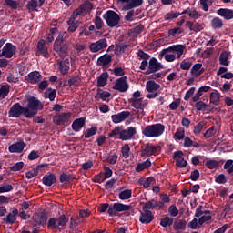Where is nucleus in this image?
<instances>
[{"label":"nucleus","instance_id":"obj_1","mask_svg":"<svg viewBox=\"0 0 233 233\" xmlns=\"http://www.w3.org/2000/svg\"><path fill=\"white\" fill-rule=\"evenodd\" d=\"M27 99V116H29V119H32V117H35L37 116V112L39 110H43L45 108V105H43V102L41 100H38L35 96H28L26 97Z\"/></svg>","mask_w":233,"mask_h":233},{"label":"nucleus","instance_id":"obj_2","mask_svg":"<svg viewBox=\"0 0 233 233\" xmlns=\"http://www.w3.org/2000/svg\"><path fill=\"white\" fill-rule=\"evenodd\" d=\"M165 132V125L161 123L147 125L142 130L145 137H159Z\"/></svg>","mask_w":233,"mask_h":233},{"label":"nucleus","instance_id":"obj_3","mask_svg":"<svg viewBox=\"0 0 233 233\" xmlns=\"http://www.w3.org/2000/svg\"><path fill=\"white\" fill-rule=\"evenodd\" d=\"M68 220V217L65 214L61 215L58 218H51L47 221V228H49V230H61V227H66Z\"/></svg>","mask_w":233,"mask_h":233},{"label":"nucleus","instance_id":"obj_4","mask_svg":"<svg viewBox=\"0 0 233 233\" xmlns=\"http://www.w3.org/2000/svg\"><path fill=\"white\" fill-rule=\"evenodd\" d=\"M21 116H24L26 119H29L28 116V108L25 106H21L19 102L14 104L12 107L8 111V116L9 117H21Z\"/></svg>","mask_w":233,"mask_h":233},{"label":"nucleus","instance_id":"obj_5","mask_svg":"<svg viewBox=\"0 0 233 233\" xmlns=\"http://www.w3.org/2000/svg\"><path fill=\"white\" fill-rule=\"evenodd\" d=\"M53 50L54 52H56V54H58V56L61 57H63V56L68 52V44L66 40H64L63 35L59 34V35L55 40Z\"/></svg>","mask_w":233,"mask_h":233},{"label":"nucleus","instance_id":"obj_6","mask_svg":"<svg viewBox=\"0 0 233 233\" xmlns=\"http://www.w3.org/2000/svg\"><path fill=\"white\" fill-rule=\"evenodd\" d=\"M103 19L106 20V23L109 28H116L119 22L121 21V17L119 14L116 13V11L108 10L103 15Z\"/></svg>","mask_w":233,"mask_h":233},{"label":"nucleus","instance_id":"obj_7","mask_svg":"<svg viewBox=\"0 0 233 233\" xmlns=\"http://www.w3.org/2000/svg\"><path fill=\"white\" fill-rule=\"evenodd\" d=\"M48 218H50V212L45 209L37 215L33 216V227H45L48 221Z\"/></svg>","mask_w":233,"mask_h":233},{"label":"nucleus","instance_id":"obj_8","mask_svg":"<svg viewBox=\"0 0 233 233\" xmlns=\"http://www.w3.org/2000/svg\"><path fill=\"white\" fill-rule=\"evenodd\" d=\"M130 210V206L123 203H114L113 206H110L107 211V214L114 218V216H117V212H127Z\"/></svg>","mask_w":233,"mask_h":233},{"label":"nucleus","instance_id":"obj_9","mask_svg":"<svg viewBox=\"0 0 233 233\" xmlns=\"http://www.w3.org/2000/svg\"><path fill=\"white\" fill-rule=\"evenodd\" d=\"M16 52L17 46H14L12 43H6L2 49L0 57H3L4 56V57H6V59H12Z\"/></svg>","mask_w":233,"mask_h":233},{"label":"nucleus","instance_id":"obj_10","mask_svg":"<svg viewBox=\"0 0 233 233\" xmlns=\"http://www.w3.org/2000/svg\"><path fill=\"white\" fill-rule=\"evenodd\" d=\"M160 152H161L160 146H154L150 143L146 144L142 147V156H147L148 157H150V156L159 154Z\"/></svg>","mask_w":233,"mask_h":233},{"label":"nucleus","instance_id":"obj_11","mask_svg":"<svg viewBox=\"0 0 233 233\" xmlns=\"http://www.w3.org/2000/svg\"><path fill=\"white\" fill-rule=\"evenodd\" d=\"M130 88L128 82H127V76H122L117 78L115 85L113 86V90H117L118 92L125 93Z\"/></svg>","mask_w":233,"mask_h":233},{"label":"nucleus","instance_id":"obj_12","mask_svg":"<svg viewBox=\"0 0 233 233\" xmlns=\"http://www.w3.org/2000/svg\"><path fill=\"white\" fill-rule=\"evenodd\" d=\"M108 46V42L106 38L99 39L95 43H91L89 46L90 52L97 53L99 50H103Z\"/></svg>","mask_w":233,"mask_h":233},{"label":"nucleus","instance_id":"obj_13","mask_svg":"<svg viewBox=\"0 0 233 233\" xmlns=\"http://www.w3.org/2000/svg\"><path fill=\"white\" fill-rule=\"evenodd\" d=\"M137 130L136 127H129L127 129H123L120 133V137L119 139L121 141H130V139H132V137L137 134Z\"/></svg>","mask_w":233,"mask_h":233},{"label":"nucleus","instance_id":"obj_14","mask_svg":"<svg viewBox=\"0 0 233 233\" xmlns=\"http://www.w3.org/2000/svg\"><path fill=\"white\" fill-rule=\"evenodd\" d=\"M17 216H19V210L15 208L11 209V212L4 218V221L6 225H14L17 221Z\"/></svg>","mask_w":233,"mask_h":233},{"label":"nucleus","instance_id":"obj_15","mask_svg":"<svg viewBox=\"0 0 233 233\" xmlns=\"http://www.w3.org/2000/svg\"><path fill=\"white\" fill-rule=\"evenodd\" d=\"M36 56H43L45 59H48L50 57V53H48V47L45 45V40L43 39H41L37 43Z\"/></svg>","mask_w":233,"mask_h":233},{"label":"nucleus","instance_id":"obj_16","mask_svg":"<svg viewBox=\"0 0 233 233\" xmlns=\"http://www.w3.org/2000/svg\"><path fill=\"white\" fill-rule=\"evenodd\" d=\"M43 76L38 71H33L25 76V81L31 85H37L41 81Z\"/></svg>","mask_w":233,"mask_h":233},{"label":"nucleus","instance_id":"obj_17","mask_svg":"<svg viewBox=\"0 0 233 233\" xmlns=\"http://www.w3.org/2000/svg\"><path fill=\"white\" fill-rule=\"evenodd\" d=\"M129 116H130V111H122L116 115H112L111 119L113 123H115V125H117L119 123H123V121H125V119H127Z\"/></svg>","mask_w":233,"mask_h":233},{"label":"nucleus","instance_id":"obj_18","mask_svg":"<svg viewBox=\"0 0 233 233\" xmlns=\"http://www.w3.org/2000/svg\"><path fill=\"white\" fill-rule=\"evenodd\" d=\"M70 117H72L71 113H62L54 117V123L55 125H65V123H68Z\"/></svg>","mask_w":233,"mask_h":233},{"label":"nucleus","instance_id":"obj_19","mask_svg":"<svg viewBox=\"0 0 233 233\" xmlns=\"http://www.w3.org/2000/svg\"><path fill=\"white\" fill-rule=\"evenodd\" d=\"M173 157L176 159V165L178 168H185V167H187V162L183 157V151H176Z\"/></svg>","mask_w":233,"mask_h":233},{"label":"nucleus","instance_id":"obj_20","mask_svg":"<svg viewBox=\"0 0 233 233\" xmlns=\"http://www.w3.org/2000/svg\"><path fill=\"white\" fill-rule=\"evenodd\" d=\"M139 221L144 225H148V223H152V221H154V215L152 214V211L146 210L144 212H140Z\"/></svg>","mask_w":233,"mask_h":233},{"label":"nucleus","instance_id":"obj_21","mask_svg":"<svg viewBox=\"0 0 233 233\" xmlns=\"http://www.w3.org/2000/svg\"><path fill=\"white\" fill-rule=\"evenodd\" d=\"M85 123H86V116L76 118V120L73 121L71 128L72 130H74V132H81V129L83 128V127H85Z\"/></svg>","mask_w":233,"mask_h":233},{"label":"nucleus","instance_id":"obj_22","mask_svg":"<svg viewBox=\"0 0 233 233\" xmlns=\"http://www.w3.org/2000/svg\"><path fill=\"white\" fill-rule=\"evenodd\" d=\"M218 15L223 17L226 21L233 19V10L228 8H220L217 11Z\"/></svg>","mask_w":233,"mask_h":233},{"label":"nucleus","instance_id":"obj_23","mask_svg":"<svg viewBox=\"0 0 233 233\" xmlns=\"http://www.w3.org/2000/svg\"><path fill=\"white\" fill-rule=\"evenodd\" d=\"M8 150L11 154H21L25 150V142L20 141L9 146Z\"/></svg>","mask_w":233,"mask_h":233},{"label":"nucleus","instance_id":"obj_24","mask_svg":"<svg viewBox=\"0 0 233 233\" xmlns=\"http://www.w3.org/2000/svg\"><path fill=\"white\" fill-rule=\"evenodd\" d=\"M56 180L57 178L54 173L46 174L42 178L43 185L46 187H52V185H56Z\"/></svg>","mask_w":233,"mask_h":233},{"label":"nucleus","instance_id":"obj_25","mask_svg":"<svg viewBox=\"0 0 233 233\" xmlns=\"http://www.w3.org/2000/svg\"><path fill=\"white\" fill-rule=\"evenodd\" d=\"M59 71L62 76H66L70 72V60L68 58L59 61Z\"/></svg>","mask_w":233,"mask_h":233},{"label":"nucleus","instance_id":"obj_26","mask_svg":"<svg viewBox=\"0 0 233 233\" xmlns=\"http://www.w3.org/2000/svg\"><path fill=\"white\" fill-rule=\"evenodd\" d=\"M149 69L152 70V72H159V70H163V68H165V66H163V64H161L160 62H158L156 57H152L149 60V64H148Z\"/></svg>","mask_w":233,"mask_h":233},{"label":"nucleus","instance_id":"obj_27","mask_svg":"<svg viewBox=\"0 0 233 233\" xmlns=\"http://www.w3.org/2000/svg\"><path fill=\"white\" fill-rule=\"evenodd\" d=\"M112 63V56L105 54L102 56L98 57L96 65L97 66H106Z\"/></svg>","mask_w":233,"mask_h":233},{"label":"nucleus","instance_id":"obj_28","mask_svg":"<svg viewBox=\"0 0 233 233\" xmlns=\"http://www.w3.org/2000/svg\"><path fill=\"white\" fill-rule=\"evenodd\" d=\"M185 48H187V46L180 44L169 46L170 52H176V54L177 55V59L181 58V56H183V52H185Z\"/></svg>","mask_w":233,"mask_h":233},{"label":"nucleus","instance_id":"obj_29","mask_svg":"<svg viewBox=\"0 0 233 233\" xmlns=\"http://www.w3.org/2000/svg\"><path fill=\"white\" fill-rule=\"evenodd\" d=\"M217 76H220L221 79H233V73L228 72L227 67H219Z\"/></svg>","mask_w":233,"mask_h":233},{"label":"nucleus","instance_id":"obj_30","mask_svg":"<svg viewBox=\"0 0 233 233\" xmlns=\"http://www.w3.org/2000/svg\"><path fill=\"white\" fill-rule=\"evenodd\" d=\"M88 8H92V4L87 3V4H82L78 8H76L72 15L75 16L76 19L83 14V12H86V10H88Z\"/></svg>","mask_w":233,"mask_h":233},{"label":"nucleus","instance_id":"obj_31","mask_svg":"<svg viewBox=\"0 0 233 233\" xmlns=\"http://www.w3.org/2000/svg\"><path fill=\"white\" fill-rule=\"evenodd\" d=\"M56 97H57V90L56 89H53L52 87H48L44 92V98L45 99H49V101H55Z\"/></svg>","mask_w":233,"mask_h":233},{"label":"nucleus","instance_id":"obj_32","mask_svg":"<svg viewBox=\"0 0 233 233\" xmlns=\"http://www.w3.org/2000/svg\"><path fill=\"white\" fill-rule=\"evenodd\" d=\"M128 103L137 110H145V104H143V98L128 99Z\"/></svg>","mask_w":233,"mask_h":233},{"label":"nucleus","instance_id":"obj_33","mask_svg":"<svg viewBox=\"0 0 233 233\" xmlns=\"http://www.w3.org/2000/svg\"><path fill=\"white\" fill-rule=\"evenodd\" d=\"M173 228L176 232H181V230H187V221L183 219L175 220Z\"/></svg>","mask_w":233,"mask_h":233},{"label":"nucleus","instance_id":"obj_34","mask_svg":"<svg viewBox=\"0 0 233 233\" xmlns=\"http://www.w3.org/2000/svg\"><path fill=\"white\" fill-rule=\"evenodd\" d=\"M161 88V85L156 83L154 80H149L146 83V90L147 92H157Z\"/></svg>","mask_w":233,"mask_h":233},{"label":"nucleus","instance_id":"obj_35","mask_svg":"<svg viewBox=\"0 0 233 233\" xmlns=\"http://www.w3.org/2000/svg\"><path fill=\"white\" fill-rule=\"evenodd\" d=\"M212 30H221L223 28V19L219 17H214L210 21Z\"/></svg>","mask_w":233,"mask_h":233},{"label":"nucleus","instance_id":"obj_36","mask_svg":"<svg viewBox=\"0 0 233 233\" xmlns=\"http://www.w3.org/2000/svg\"><path fill=\"white\" fill-rule=\"evenodd\" d=\"M108 81V73L104 72L97 77V86L98 88H103Z\"/></svg>","mask_w":233,"mask_h":233},{"label":"nucleus","instance_id":"obj_37","mask_svg":"<svg viewBox=\"0 0 233 233\" xmlns=\"http://www.w3.org/2000/svg\"><path fill=\"white\" fill-rule=\"evenodd\" d=\"M152 167V162L150 159H147L142 163H138L136 167V172H143L146 168H150Z\"/></svg>","mask_w":233,"mask_h":233},{"label":"nucleus","instance_id":"obj_38","mask_svg":"<svg viewBox=\"0 0 233 233\" xmlns=\"http://www.w3.org/2000/svg\"><path fill=\"white\" fill-rule=\"evenodd\" d=\"M172 225H174V218L172 217L165 216L160 219V226L164 228L172 227Z\"/></svg>","mask_w":233,"mask_h":233},{"label":"nucleus","instance_id":"obj_39","mask_svg":"<svg viewBox=\"0 0 233 233\" xmlns=\"http://www.w3.org/2000/svg\"><path fill=\"white\" fill-rule=\"evenodd\" d=\"M141 5H143V0H130L124 8L125 10H132L133 8H138Z\"/></svg>","mask_w":233,"mask_h":233},{"label":"nucleus","instance_id":"obj_40","mask_svg":"<svg viewBox=\"0 0 233 233\" xmlns=\"http://www.w3.org/2000/svg\"><path fill=\"white\" fill-rule=\"evenodd\" d=\"M219 64L223 66H228L230 65V62H228V52L224 51L220 54L219 56Z\"/></svg>","mask_w":233,"mask_h":233},{"label":"nucleus","instance_id":"obj_41","mask_svg":"<svg viewBox=\"0 0 233 233\" xmlns=\"http://www.w3.org/2000/svg\"><path fill=\"white\" fill-rule=\"evenodd\" d=\"M118 198L122 201L130 199V198H132V189H125V190L121 191L118 195Z\"/></svg>","mask_w":233,"mask_h":233},{"label":"nucleus","instance_id":"obj_42","mask_svg":"<svg viewBox=\"0 0 233 233\" xmlns=\"http://www.w3.org/2000/svg\"><path fill=\"white\" fill-rule=\"evenodd\" d=\"M10 94V85H3L0 87V99H5Z\"/></svg>","mask_w":233,"mask_h":233},{"label":"nucleus","instance_id":"obj_43","mask_svg":"<svg viewBox=\"0 0 233 233\" xmlns=\"http://www.w3.org/2000/svg\"><path fill=\"white\" fill-rule=\"evenodd\" d=\"M81 85V76H73L68 80V86H79Z\"/></svg>","mask_w":233,"mask_h":233},{"label":"nucleus","instance_id":"obj_44","mask_svg":"<svg viewBox=\"0 0 233 233\" xmlns=\"http://www.w3.org/2000/svg\"><path fill=\"white\" fill-rule=\"evenodd\" d=\"M207 125V121H200L198 122L193 129V134L195 136H199L201 134V130H203V127Z\"/></svg>","mask_w":233,"mask_h":233},{"label":"nucleus","instance_id":"obj_45","mask_svg":"<svg viewBox=\"0 0 233 233\" xmlns=\"http://www.w3.org/2000/svg\"><path fill=\"white\" fill-rule=\"evenodd\" d=\"M25 6L28 12H37V6H38L37 0L28 1Z\"/></svg>","mask_w":233,"mask_h":233},{"label":"nucleus","instance_id":"obj_46","mask_svg":"<svg viewBox=\"0 0 233 233\" xmlns=\"http://www.w3.org/2000/svg\"><path fill=\"white\" fill-rule=\"evenodd\" d=\"M96 134H97V127H92L91 128L84 131V137L86 139H89V137H92V136H96Z\"/></svg>","mask_w":233,"mask_h":233},{"label":"nucleus","instance_id":"obj_47","mask_svg":"<svg viewBox=\"0 0 233 233\" xmlns=\"http://www.w3.org/2000/svg\"><path fill=\"white\" fill-rule=\"evenodd\" d=\"M73 179H76V176L67 175L66 173H62L59 177L60 183H69V181H73Z\"/></svg>","mask_w":233,"mask_h":233},{"label":"nucleus","instance_id":"obj_48","mask_svg":"<svg viewBox=\"0 0 233 233\" xmlns=\"http://www.w3.org/2000/svg\"><path fill=\"white\" fill-rule=\"evenodd\" d=\"M137 56L139 61H148L150 59V55L143 51V49H139Z\"/></svg>","mask_w":233,"mask_h":233},{"label":"nucleus","instance_id":"obj_49","mask_svg":"<svg viewBox=\"0 0 233 233\" xmlns=\"http://www.w3.org/2000/svg\"><path fill=\"white\" fill-rule=\"evenodd\" d=\"M127 48H128V46L125 44L116 45L115 48V54L116 56H121L122 54H125Z\"/></svg>","mask_w":233,"mask_h":233},{"label":"nucleus","instance_id":"obj_50","mask_svg":"<svg viewBox=\"0 0 233 233\" xmlns=\"http://www.w3.org/2000/svg\"><path fill=\"white\" fill-rule=\"evenodd\" d=\"M175 139H177L178 141H182L183 138H185V128L179 127L177 129V131L174 134Z\"/></svg>","mask_w":233,"mask_h":233},{"label":"nucleus","instance_id":"obj_51","mask_svg":"<svg viewBox=\"0 0 233 233\" xmlns=\"http://www.w3.org/2000/svg\"><path fill=\"white\" fill-rule=\"evenodd\" d=\"M181 14L179 12H169L164 15L166 21H172V19H177Z\"/></svg>","mask_w":233,"mask_h":233},{"label":"nucleus","instance_id":"obj_52","mask_svg":"<svg viewBox=\"0 0 233 233\" xmlns=\"http://www.w3.org/2000/svg\"><path fill=\"white\" fill-rule=\"evenodd\" d=\"M143 210H154L156 208V199H151L147 202H146L143 206Z\"/></svg>","mask_w":233,"mask_h":233},{"label":"nucleus","instance_id":"obj_53","mask_svg":"<svg viewBox=\"0 0 233 233\" xmlns=\"http://www.w3.org/2000/svg\"><path fill=\"white\" fill-rule=\"evenodd\" d=\"M216 127H209L205 133H204V138L205 139H210V137H214L216 136Z\"/></svg>","mask_w":233,"mask_h":233},{"label":"nucleus","instance_id":"obj_54","mask_svg":"<svg viewBox=\"0 0 233 233\" xmlns=\"http://www.w3.org/2000/svg\"><path fill=\"white\" fill-rule=\"evenodd\" d=\"M205 167L209 170H214V168H218V167H219V162H218V160H208L205 163Z\"/></svg>","mask_w":233,"mask_h":233},{"label":"nucleus","instance_id":"obj_55","mask_svg":"<svg viewBox=\"0 0 233 233\" xmlns=\"http://www.w3.org/2000/svg\"><path fill=\"white\" fill-rule=\"evenodd\" d=\"M94 23L96 30H101L105 26V22L98 15L95 16Z\"/></svg>","mask_w":233,"mask_h":233},{"label":"nucleus","instance_id":"obj_56","mask_svg":"<svg viewBox=\"0 0 233 233\" xmlns=\"http://www.w3.org/2000/svg\"><path fill=\"white\" fill-rule=\"evenodd\" d=\"M123 130V127H116L109 134L108 137H116V136H119L121 137V132Z\"/></svg>","mask_w":233,"mask_h":233},{"label":"nucleus","instance_id":"obj_57","mask_svg":"<svg viewBox=\"0 0 233 233\" xmlns=\"http://www.w3.org/2000/svg\"><path fill=\"white\" fill-rule=\"evenodd\" d=\"M122 156L125 159H128V157H130V146H128V144H125L122 147Z\"/></svg>","mask_w":233,"mask_h":233},{"label":"nucleus","instance_id":"obj_58","mask_svg":"<svg viewBox=\"0 0 233 233\" xmlns=\"http://www.w3.org/2000/svg\"><path fill=\"white\" fill-rule=\"evenodd\" d=\"M209 99L212 105H218L219 103V93L211 92Z\"/></svg>","mask_w":233,"mask_h":233},{"label":"nucleus","instance_id":"obj_59","mask_svg":"<svg viewBox=\"0 0 233 233\" xmlns=\"http://www.w3.org/2000/svg\"><path fill=\"white\" fill-rule=\"evenodd\" d=\"M106 178H105V174L103 172L99 173L98 175H95L93 177L94 183H103L106 181Z\"/></svg>","mask_w":233,"mask_h":233},{"label":"nucleus","instance_id":"obj_60","mask_svg":"<svg viewBox=\"0 0 233 233\" xmlns=\"http://www.w3.org/2000/svg\"><path fill=\"white\" fill-rule=\"evenodd\" d=\"M224 170H227L228 174H232L233 172V160H227L224 165Z\"/></svg>","mask_w":233,"mask_h":233},{"label":"nucleus","instance_id":"obj_61","mask_svg":"<svg viewBox=\"0 0 233 233\" xmlns=\"http://www.w3.org/2000/svg\"><path fill=\"white\" fill-rule=\"evenodd\" d=\"M23 167H25L24 162H17L16 164L10 167V170L12 172H19V170H23Z\"/></svg>","mask_w":233,"mask_h":233},{"label":"nucleus","instance_id":"obj_62","mask_svg":"<svg viewBox=\"0 0 233 233\" xmlns=\"http://www.w3.org/2000/svg\"><path fill=\"white\" fill-rule=\"evenodd\" d=\"M168 212L170 216H172V218H176V216L179 215V209H177V207H176V205H171L168 208Z\"/></svg>","mask_w":233,"mask_h":233},{"label":"nucleus","instance_id":"obj_63","mask_svg":"<svg viewBox=\"0 0 233 233\" xmlns=\"http://www.w3.org/2000/svg\"><path fill=\"white\" fill-rule=\"evenodd\" d=\"M113 74L116 77H121V76H125V69H123V67L116 66L113 69Z\"/></svg>","mask_w":233,"mask_h":233},{"label":"nucleus","instance_id":"obj_64","mask_svg":"<svg viewBox=\"0 0 233 233\" xmlns=\"http://www.w3.org/2000/svg\"><path fill=\"white\" fill-rule=\"evenodd\" d=\"M215 182L218 185H225V183H227V177L225 174H220L215 178Z\"/></svg>","mask_w":233,"mask_h":233}]
</instances>
